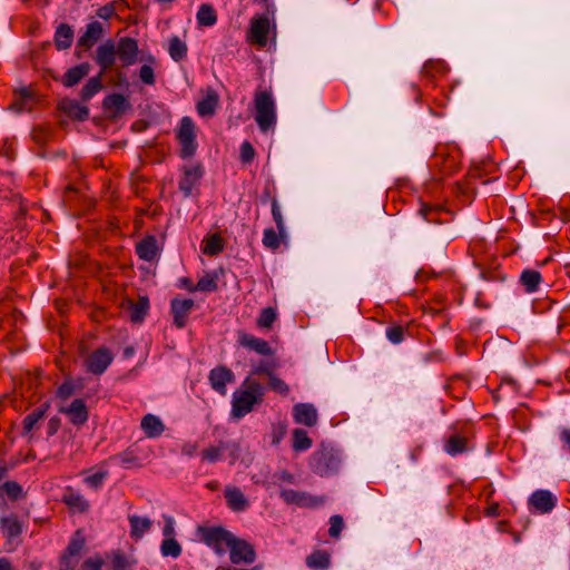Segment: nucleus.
Wrapping results in <instances>:
<instances>
[{
	"mask_svg": "<svg viewBox=\"0 0 570 570\" xmlns=\"http://www.w3.org/2000/svg\"><path fill=\"white\" fill-rule=\"evenodd\" d=\"M117 51L114 40L108 39L96 49L95 61L99 66L97 76L91 77L79 92L82 102L89 101L102 89V77L112 69L116 63Z\"/></svg>",
	"mask_w": 570,
	"mask_h": 570,
	"instance_id": "1",
	"label": "nucleus"
},
{
	"mask_svg": "<svg viewBox=\"0 0 570 570\" xmlns=\"http://www.w3.org/2000/svg\"><path fill=\"white\" fill-rule=\"evenodd\" d=\"M265 386L256 379L247 376L239 390H236L232 400V415L242 419L253 411L255 404L263 402Z\"/></svg>",
	"mask_w": 570,
	"mask_h": 570,
	"instance_id": "2",
	"label": "nucleus"
},
{
	"mask_svg": "<svg viewBox=\"0 0 570 570\" xmlns=\"http://www.w3.org/2000/svg\"><path fill=\"white\" fill-rule=\"evenodd\" d=\"M255 121L262 132L276 126V105L271 91L258 90L254 95Z\"/></svg>",
	"mask_w": 570,
	"mask_h": 570,
	"instance_id": "3",
	"label": "nucleus"
},
{
	"mask_svg": "<svg viewBox=\"0 0 570 570\" xmlns=\"http://www.w3.org/2000/svg\"><path fill=\"white\" fill-rule=\"evenodd\" d=\"M452 433L444 440L443 450L451 456H456L474 450V445L471 442L473 431L469 423H464L462 426L453 424L450 428Z\"/></svg>",
	"mask_w": 570,
	"mask_h": 570,
	"instance_id": "4",
	"label": "nucleus"
},
{
	"mask_svg": "<svg viewBox=\"0 0 570 570\" xmlns=\"http://www.w3.org/2000/svg\"><path fill=\"white\" fill-rule=\"evenodd\" d=\"M341 455L338 451L322 444L311 459L313 471L321 476H330L338 471Z\"/></svg>",
	"mask_w": 570,
	"mask_h": 570,
	"instance_id": "5",
	"label": "nucleus"
},
{
	"mask_svg": "<svg viewBox=\"0 0 570 570\" xmlns=\"http://www.w3.org/2000/svg\"><path fill=\"white\" fill-rule=\"evenodd\" d=\"M197 535L200 541L214 549L217 554H223L234 534L222 525H199L197 528Z\"/></svg>",
	"mask_w": 570,
	"mask_h": 570,
	"instance_id": "6",
	"label": "nucleus"
},
{
	"mask_svg": "<svg viewBox=\"0 0 570 570\" xmlns=\"http://www.w3.org/2000/svg\"><path fill=\"white\" fill-rule=\"evenodd\" d=\"M176 137L180 145V157L184 159L193 157L197 149V141L195 124L190 117H184L180 120Z\"/></svg>",
	"mask_w": 570,
	"mask_h": 570,
	"instance_id": "7",
	"label": "nucleus"
},
{
	"mask_svg": "<svg viewBox=\"0 0 570 570\" xmlns=\"http://www.w3.org/2000/svg\"><path fill=\"white\" fill-rule=\"evenodd\" d=\"M281 499L288 505H296L298 508L315 509L326 502L325 497L312 495L305 491H297L293 489L279 490Z\"/></svg>",
	"mask_w": 570,
	"mask_h": 570,
	"instance_id": "8",
	"label": "nucleus"
},
{
	"mask_svg": "<svg viewBox=\"0 0 570 570\" xmlns=\"http://www.w3.org/2000/svg\"><path fill=\"white\" fill-rule=\"evenodd\" d=\"M227 548L229 549V559L234 564H252L256 560L254 547L244 539L232 537Z\"/></svg>",
	"mask_w": 570,
	"mask_h": 570,
	"instance_id": "9",
	"label": "nucleus"
},
{
	"mask_svg": "<svg viewBox=\"0 0 570 570\" xmlns=\"http://www.w3.org/2000/svg\"><path fill=\"white\" fill-rule=\"evenodd\" d=\"M112 360L114 355L109 348L99 347L86 357V370L91 374L100 375L108 368Z\"/></svg>",
	"mask_w": 570,
	"mask_h": 570,
	"instance_id": "10",
	"label": "nucleus"
},
{
	"mask_svg": "<svg viewBox=\"0 0 570 570\" xmlns=\"http://www.w3.org/2000/svg\"><path fill=\"white\" fill-rule=\"evenodd\" d=\"M194 306L195 302L191 298L174 297L170 301V313L173 315V324L175 327L184 328L187 325Z\"/></svg>",
	"mask_w": 570,
	"mask_h": 570,
	"instance_id": "11",
	"label": "nucleus"
},
{
	"mask_svg": "<svg viewBox=\"0 0 570 570\" xmlns=\"http://www.w3.org/2000/svg\"><path fill=\"white\" fill-rule=\"evenodd\" d=\"M237 343L242 347L253 351L261 356H273L275 353L274 348L266 340L248 334L244 331H239L237 333Z\"/></svg>",
	"mask_w": 570,
	"mask_h": 570,
	"instance_id": "12",
	"label": "nucleus"
},
{
	"mask_svg": "<svg viewBox=\"0 0 570 570\" xmlns=\"http://www.w3.org/2000/svg\"><path fill=\"white\" fill-rule=\"evenodd\" d=\"M116 51L122 67H130L138 60V41L131 37H121L116 45Z\"/></svg>",
	"mask_w": 570,
	"mask_h": 570,
	"instance_id": "13",
	"label": "nucleus"
},
{
	"mask_svg": "<svg viewBox=\"0 0 570 570\" xmlns=\"http://www.w3.org/2000/svg\"><path fill=\"white\" fill-rule=\"evenodd\" d=\"M528 504L531 511L546 514L556 508L557 497L549 490H537L530 495Z\"/></svg>",
	"mask_w": 570,
	"mask_h": 570,
	"instance_id": "14",
	"label": "nucleus"
},
{
	"mask_svg": "<svg viewBox=\"0 0 570 570\" xmlns=\"http://www.w3.org/2000/svg\"><path fill=\"white\" fill-rule=\"evenodd\" d=\"M59 412L66 414L69 422L76 426L85 425L89 419V410L82 399H75L68 406H61Z\"/></svg>",
	"mask_w": 570,
	"mask_h": 570,
	"instance_id": "15",
	"label": "nucleus"
},
{
	"mask_svg": "<svg viewBox=\"0 0 570 570\" xmlns=\"http://www.w3.org/2000/svg\"><path fill=\"white\" fill-rule=\"evenodd\" d=\"M49 409L50 403L46 401L28 413L22 420L21 435L31 440L32 432L39 429L40 422L46 417Z\"/></svg>",
	"mask_w": 570,
	"mask_h": 570,
	"instance_id": "16",
	"label": "nucleus"
},
{
	"mask_svg": "<svg viewBox=\"0 0 570 570\" xmlns=\"http://www.w3.org/2000/svg\"><path fill=\"white\" fill-rule=\"evenodd\" d=\"M235 375L230 368L225 365H218L210 370L208 381L214 391L220 395L227 392L226 385L234 382Z\"/></svg>",
	"mask_w": 570,
	"mask_h": 570,
	"instance_id": "17",
	"label": "nucleus"
},
{
	"mask_svg": "<svg viewBox=\"0 0 570 570\" xmlns=\"http://www.w3.org/2000/svg\"><path fill=\"white\" fill-rule=\"evenodd\" d=\"M204 175V168L200 164L186 166L183 168V177L179 180V190L185 197H189L195 186Z\"/></svg>",
	"mask_w": 570,
	"mask_h": 570,
	"instance_id": "18",
	"label": "nucleus"
},
{
	"mask_svg": "<svg viewBox=\"0 0 570 570\" xmlns=\"http://www.w3.org/2000/svg\"><path fill=\"white\" fill-rule=\"evenodd\" d=\"M102 108L110 112L112 118H117L129 110L131 105L126 96L122 94L114 92L104 98Z\"/></svg>",
	"mask_w": 570,
	"mask_h": 570,
	"instance_id": "19",
	"label": "nucleus"
},
{
	"mask_svg": "<svg viewBox=\"0 0 570 570\" xmlns=\"http://www.w3.org/2000/svg\"><path fill=\"white\" fill-rule=\"evenodd\" d=\"M110 460L118 462L124 469H134L142 466L144 458H141L140 448L134 444L111 456Z\"/></svg>",
	"mask_w": 570,
	"mask_h": 570,
	"instance_id": "20",
	"label": "nucleus"
},
{
	"mask_svg": "<svg viewBox=\"0 0 570 570\" xmlns=\"http://www.w3.org/2000/svg\"><path fill=\"white\" fill-rule=\"evenodd\" d=\"M159 253L158 240L154 235H147L136 244V254L141 261L154 262Z\"/></svg>",
	"mask_w": 570,
	"mask_h": 570,
	"instance_id": "21",
	"label": "nucleus"
},
{
	"mask_svg": "<svg viewBox=\"0 0 570 570\" xmlns=\"http://www.w3.org/2000/svg\"><path fill=\"white\" fill-rule=\"evenodd\" d=\"M293 419L297 424L314 426L317 423V411L311 403H297L293 406Z\"/></svg>",
	"mask_w": 570,
	"mask_h": 570,
	"instance_id": "22",
	"label": "nucleus"
},
{
	"mask_svg": "<svg viewBox=\"0 0 570 570\" xmlns=\"http://www.w3.org/2000/svg\"><path fill=\"white\" fill-rule=\"evenodd\" d=\"M90 70L91 66L89 62H81L67 69V71L59 79V81L66 88L75 87L89 75Z\"/></svg>",
	"mask_w": 570,
	"mask_h": 570,
	"instance_id": "23",
	"label": "nucleus"
},
{
	"mask_svg": "<svg viewBox=\"0 0 570 570\" xmlns=\"http://www.w3.org/2000/svg\"><path fill=\"white\" fill-rule=\"evenodd\" d=\"M268 32L269 21L266 17L252 19L249 39L253 43H256L259 47H265L267 45Z\"/></svg>",
	"mask_w": 570,
	"mask_h": 570,
	"instance_id": "24",
	"label": "nucleus"
},
{
	"mask_svg": "<svg viewBox=\"0 0 570 570\" xmlns=\"http://www.w3.org/2000/svg\"><path fill=\"white\" fill-rule=\"evenodd\" d=\"M224 497L228 508L234 512H243L248 509L249 501L240 489L236 487H226Z\"/></svg>",
	"mask_w": 570,
	"mask_h": 570,
	"instance_id": "25",
	"label": "nucleus"
},
{
	"mask_svg": "<svg viewBox=\"0 0 570 570\" xmlns=\"http://www.w3.org/2000/svg\"><path fill=\"white\" fill-rule=\"evenodd\" d=\"M104 28L99 21L87 24L86 31L79 37L77 47L90 49L102 37Z\"/></svg>",
	"mask_w": 570,
	"mask_h": 570,
	"instance_id": "26",
	"label": "nucleus"
},
{
	"mask_svg": "<svg viewBox=\"0 0 570 570\" xmlns=\"http://www.w3.org/2000/svg\"><path fill=\"white\" fill-rule=\"evenodd\" d=\"M62 502L80 513L87 512L90 508L89 501L81 493L71 488H67L62 495Z\"/></svg>",
	"mask_w": 570,
	"mask_h": 570,
	"instance_id": "27",
	"label": "nucleus"
},
{
	"mask_svg": "<svg viewBox=\"0 0 570 570\" xmlns=\"http://www.w3.org/2000/svg\"><path fill=\"white\" fill-rule=\"evenodd\" d=\"M22 523L14 514L0 518V530L8 540L19 537L22 533Z\"/></svg>",
	"mask_w": 570,
	"mask_h": 570,
	"instance_id": "28",
	"label": "nucleus"
},
{
	"mask_svg": "<svg viewBox=\"0 0 570 570\" xmlns=\"http://www.w3.org/2000/svg\"><path fill=\"white\" fill-rule=\"evenodd\" d=\"M53 41L57 50L69 49L73 41L72 27L68 23H60L56 29Z\"/></svg>",
	"mask_w": 570,
	"mask_h": 570,
	"instance_id": "29",
	"label": "nucleus"
},
{
	"mask_svg": "<svg viewBox=\"0 0 570 570\" xmlns=\"http://www.w3.org/2000/svg\"><path fill=\"white\" fill-rule=\"evenodd\" d=\"M61 110L70 118L83 121L89 116V108L77 100H65L61 102Z\"/></svg>",
	"mask_w": 570,
	"mask_h": 570,
	"instance_id": "30",
	"label": "nucleus"
},
{
	"mask_svg": "<svg viewBox=\"0 0 570 570\" xmlns=\"http://www.w3.org/2000/svg\"><path fill=\"white\" fill-rule=\"evenodd\" d=\"M130 524V537L134 540H139L144 534L150 530L151 520L147 517H138L136 514L128 517Z\"/></svg>",
	"mask_w": 570,
	"mask_h": 570,
	"instance_id": "31",
	"label": "nucleus"
},
{
	"mask_svg": "<svg viewBox=\"0 0 570 570\" xmlns=\"http://www.w3.org/2000/svg\"><path fill=\"white\" fill-rule=\"evenodd\" d=\"M140 426L148 438L160 436L165 430L161 420L154 414H146L141 420Z\"/></svg>",
	"mask_w": 570,
	"mask_h": 570,
	"instance_id": "32",
	"label": "nucleus"
},
{
	"mask_svg": "<svg viewBox=\"0 0 570 570\" xmlns=\"http://www.w3.org/2000/svg\"><path fill=\"white\" fill-rule=\"evenodd\" d=\"M225 248V240L220 234H212L203 239L202 250L207 256H217L223 253Z\"/></svg>",
	"mask_w": 570,
	"mask_h": 570,
	"instance_id": "33",
	"label": "nucleus"
},
{
	"mask_svg": "<svg viewBox=\"0 0 570 570\" xmlns=\"http://www.w3.org/2000/svg\"><path fill=\"white\" fill-rule=\"evenodd\" d=\"M542 283V276L539 271L524 269L520 275V284L527 293H534Z\"/></svg>",
	"mask_w": 570,
	"mask_h": 570,
	"instance_id": "34",
	"label": "nucleus"
},
{
	"mask_svg": "<svg viewBox=\"0 0 570 570\" xmlns=\"http://www.w3.org/2000/svg\"><path fill=\"white\" fill-rule=\"evenodd\" d=\"M330 564L331 557L325 550H315L306 558V566L313 570H326Z\"/></svg>",
	"mask_w": 570,
	"mask_h": 570,
	"instance_id": "35",
	"label": "nucleus"
},
{
	"mask_svg": "<svg viewBox=\"0 0 570 570\" xmlns=\"http://www.w3.org/2000/svg\"><path fill=\"white\" fill-rule=\"evenodd\" d=\"M149 309V299L146 296H140L137 302H130L129 314L134 323H141Z\"/></svg>",
	"mask_w": 570,
	"mask_h": 570,
	"instance_id": "36",
	"label": "nucleus"
},
{
	"mask_svg": "<svg viewBox=\"0 0 570 570\" xmlns=\"http://www.w3.org/2000/svg\"><path fill=\"white\" fill-rule=\"evenodd\" d=\"M188 47L178 36H171L169 38L168 53L170 58L179 62L187 57Z\"/></svg>",
	"mask_w": 570,
	"mask_h": 570,
	"instance_id": "37",
	"label": "nucleus"
},
{
	"mask_svg": "<svg viewBox=\"0 0 570 570\" xmlns=\"http://www.w3.org/2000/svg\"><path fill=\"white\" fill-rule=\"evenodd\" d=\"M199 27H212L217 22V14L212 4L203 3L196 14Z\"/></svg>",
	"mask_w": 570,
	"mask_h": 570,
	"instance_id": "38",
	"label": "nucleus"
},
{
	"mask_svg": "<svg viewBox=\"0 0 570 570\" xmlns=\"http://www.w3.org/2000/svg\"><path fill=\"white\" fill-rule=\"evenodd\" d=\"M127 7V3L125 0H115L111 1L102 7H100L96 11V16L104 20H109L114 16L117 14L118 11H122Z\"/></svg>",
	"mask_w": 570,
	"mask_h": 570,
	"instance_id": "39",
	"label": "nucleus"
},
{
	"mask_svg": "<svg viewBox=\"0 0 570 570\" xmlns=\"http://www.w3.org/2000/svg\"><path fill=\"white\" fill-rule=\"evenodd\" d=\"M292 436H293L292 448L296 452L307 451L313 444L312 439L308 436V434L305 430L295 429V430H293Z\"/></svg>",
	"mask_w": 570,
	"mask_h": 570,
	"instance_id": "40",
	"label": "nucleus"
},
{
	"mask_svg": "<svg viewBox=\"0 0 570 570\" xmlns=\"http://www.w3.org/2000/svg\"><path fill=\"white\" fill-rule=\"evenodd\" d=\"M42 381V371L35 368L33 371H27L22 377V386L33 393L38 392V389Z\"/></svg>",
	"mask_w": 570,
	"mask_h": 570,
	"instance_id": "41",
	"label": "nucleus"
},
{
	"mask_svg": "<svg viewBox=\"0 0 570 570\" xmlns=\"http://www.w3.org/2000/svg\"><path fill=\"white\" fill-rule=\"evenodd\" d=\"M296 482L295 475L287 470L276 471L271 480H266L263 482V485L266 489H271L274 485H281L282 483L294 484Z\"/></svg>",
	"mask_w": 570,
	"mask_h": 570,
	"instance_id": "42",
	"label": "nucleus"
},
{
	"mask_svg": "<svg viewBox=\"0 0 570 570\" xmlns=\"http://www.w3.org/2000/svg\"><path fill=\"white\" fill-rule=\"evenodd\" d=\"M276 318H277V313H276L275 308L265 307L261 311V313L256 320V325L258 328L269 330L273 327V324L275 323Z\"/></svg>",
	"mask_w": 570,
	"mask_h": 570,
	"instance_id": "43",
	"label": "nucleus"
},
{
	"mask_svg": "<svg viewBox=\"0 0 570 570\" xmlns=\"http://www.w3.org/2000/svg\"><path fill=\"white\" fill-rule=\"evenodd\" d=\"M277 364L274 360H261L256 365H253L248 376L266 375L272 376L275 373Z\"/></svg>",
	"mask_w": 570,
	"mask_h": 570,
	"instance_id": "44",
	"label": "nucleus"
},
{
	"mask_svg": "<svg viewBox=\"0 0 570 570\" xmlns=\"http://www.w3.org/2000/svg\"><path fill=\"white\" fill-rule=\"evenodd\" d=\"M111 563V570H131V563L121 550L111 551L107 556Z\"/></svg>",
	"mask_w": 570,
	"mask_h": 570,
	"instance_id": "45",
	"label": "nucleus"
},
{
	"mask_svg": "<svg viewBox=\"0 0 570 570\" xmlns=\"http://www.w3.org/2000/svg\"><path fill=\"white\" fill-rule=\"evenodd\" d=\"M85 546H86V538L81 530H77L72 534L65 551L68 552V554H75V556L79 557L81 551L85 549Z\"/></svg>",
	"mask_w": 570,
	"mask_h": 570,
	"instance_id": "46",
	"label": "nucleus"
},
{
	"mask_svg": "<svg viewBox=\"0 0 570 570\" xmlns=\"http://www.w3.org/2000/svg\"><path fill=\"white\" fill-rule=\"evenodd\" d=\"M218 276L216 273H207L196 284L195 288L199 292L212 293L218 289Z\"/></svg>",
	"mask_w": 570,
	"mask_h": 570,
	"instance_id": "47",
	"label": "nucleus"
},
{
	"mask_svg": "<svg viewBox=\"0 0 570 570\" xmlns=\"http://www.w3.org/2000/svg\"><path fill=\"white\" fill-rule=\"evenodd\" d=\"M160 552L164 557L178 558L181 554V547L174 538H165L160 546Z\"/></svg>",
	"mask_w": 570,
	"mask_h": 570,
	"instance_id": "48",
	"label": "nucleus"
},
{
	"mask_svg": "<svg viewBox=\"0 0 570 570\" xmlns=\"http://www.w3.org/2000/svg\"><path fill=\"white\" fill-rule=\"evenodd\" d=\"M225 445L223 442L219 445H212L202 452V460L208 463H216L223 459Z\"/></svg>",
	"mask_w": 570,
	"mask_h": 570,
	"instance_id": "49",
	"label": "nucleus"
},
{
	"mask_svg": "<svg viewBox=\"0 0 570 570\" xmlns=\"http://www.w3.org/2000/svg\"><path fill=\"white\" fill-rule=\"evenodd\" d=\"M109 472L107 470H99L95 473L87 475L83 482L94 490H99L107 480Z\"/></svg>",
	"mask_w": 570,
	"mask_h": 570,
	"instance_id": "50",
	"label": "nucleus"
},
{
	"mask_svg": "<svg viewBox=\"0 0 570 570\" xmlns=\"http://www.w3.org/2000/svg\"><path fill=\"white\" fill-rule=\"evenodd\" d=\"M279 232H275L273 228H266L263 234V245L273 250L277 249L281 245V237H284Z\"/></svg>",
	"mask_w": 570,
	"mask_h": 570,
	"instance_id": "51",
	"label": "nucleus"
},
{
	"mask_svg": "<svg viewBox=\"0 0 570 570\" xmlns=\"http://www.w3.org/2000/svg\"><path fill=\"white\" fill-rule=\"evenodd\" d=\"M217 106L216 96H207L197 104V111L200 116H213Z\"/></svg>",
	"mask_w": 570,
	"mask_h": 570,
	"instance_id": "52",
	"label": "nucleus"
},
{
	"mask_svg": "<svg viewBox=\"0 0 570 570\" xmlns=\"http://www.w3.org/2000/svg\"><path fill=\"white\" fill-rule=\"evenodd\" d=\"M385 335L392 344H401L405 338V327L394 324L386 328Z\"/></svg>",
	"mask_w": 570,
	"mask_h": 570,
	"instance_id": "53",
	"label": "nucleus"
},
{
	"mask_svg": "<svg viewBox=\"0 0 570 570\" xmlns=\"http://www.w3.org/2000/svg\"><path fill=\"white\" fill-rule=\"evenodd\" d=\"M0 492H4L11 500H18L22 495V487L16 481H6L0 487ZM2 493H0L1 495Z\"/></svg>",
	"mask_w": 570,
	"mask_h": 570,
	"instance_id": "54",
	"label": "nucleus"
},
{
	"mask_svg": "<svg viewBox=\"0 0 570 570\" xmlns=\"http://www.w3.org/2000/svg\"><path fill=\"white\" fill-rule=\"evenodd\" d=\"M271 207H272V216L276 224L277 230L279 232L281 235H283L285 233L284 218H283L278 202L275 197H271Z\"/></svg>",
	"mask_w": 570,
	"mask_h": 570,
	"instance_id": "55",
	"label": "nucleus"
},
{
	"mask_svg": "<svg viewBox=\"0 0 570 570\" xmlns=\"http://www.w3.org/2000/svg\"><path fill=\"white\" fill-rule=\"evenodd\" d=\"M441 208L439 206H430L428 204H422L419 213L428 223H439L438 215L440 214Z\"/></svg>",
	"mask_w": 570,
	"mask_h": 570,
	"instance_id": "56",
	"label": "nucleus"
},
{
	"mask_svg": "<svg viewBox=\"0 0 570 570\" xmlns=\"http://www.w3.org/2000/svg\"><path fill=\"white\" fill-rule=\"evenodd\" d=\"M78 562V556L68 554V552L63 551L59 558V570H75Z\"/></svg>",
	"mask_w": 570,
	"mask_h": 570,
	"instance_id": "57",
	"label": "nucleus"
},
{
	"mask_svg": "<svg viewBox=\"0 0 570 570\" xmlns=\"http://www.w3.org/2000/svg\"><path fill=\"white\" fill-rule=\"evenodd\" d=\"M268 386L271 390L282 395H286L289 392L288 385L282 379L277 377L275 373L268 377Z\"/></svg>",
	"mask_w": 570,
	"mask_h": 570,
	"instance_id": "58",
	"label": "nucleus"
},
{
	"mask_svg": "<svg viewBox=\"0 0 570 570\" xmlns=\"http://www.w3.org/2000/svg\"><path fill=\"white\" fill-rule=\"evenodd\" d=\"M343 528H344V521L341 515L335 514L330 518L328 534L331 538H338Z\"/></svg>",
	"mask_w": 570,
	"mask_h": 570,
	"instance_id": "59",
	"label": "nucleus"
},
{
	"mask_svg": "<svg viewBox=\"0 0 570 570\" xmlns=\"http://www.w3.org/2000/svg\"><path fill=\"white\" fill-rule=\"evenodd\" d=\"M255 157V149L249 141H244L240 145V161L244 164L250 163Z\"/></svg>",
	"mask_w": 570,
	"mask_h": 570,
	"instance_id": "60",
	"label": "nucleus"
},
{
	"mask_svg": "<svg viewBox=\"0 0 570 570\" xmlns=\"http://www.w3.org/2000/svg\"><path fill=\"white\" fill-rule=\"evenodd\" d=\"M139 78L140 80L149 86L155 85V72L154 69L148 65H142L139 69Z\"/></svg>",
	"mask_w": 570,
	"mask_h": 570,
	"instance_id": "61",
	"label": "nucleus"
},
{
	"mask_svg": "<svg viewBox=\"0 0 570 570\" xmlns=\"http://www.w3.org/2000/svg\"><path fill=\"white\" fill-rule=\"evenodd\" d=\"M75 393V386L71 382L69 381H66L63 382L62 384L59 385V387L57 389V397L61 399V400H67L69 397H71Z\"/></svg>",
	"mask_w": 570,
	"mask_h": 570,
	"instance_id": "62",
	"label": "nucleus"
},
{
	"mask_svg": "<svg viewBox=\"0 0 570 570\" xmlns=\"http://www.w3.org/2000/svg\"><path fill=\"white\" fill-rule=\"evenodd\" d=\"M60 428H61L60 417H58V416L50 417L47 423V426H46L47 439L57 434V432L59 431Z\"/></svg>",
	"mask_w": 570,
	"mask_h": 570,
	"instance_id": "63",
	"label": "nucleus"
},
{
	"mask_svg": "<svg viewBox=\"0 0 570 570\" xmlns=\"http://www.w3.org/2000/svg\"><path fill=\"white\" fill-rule=\"evenodd\" d=\"M102 564H104V560L99 556H96L94 558H88L82 563V568L88 569V570H101Z\"/></svg>",
	"mask_w": 570,
	"mask_h": 570,
	"instance_id": "64",
	"label": "nucleus"
}]
</instances>
